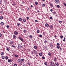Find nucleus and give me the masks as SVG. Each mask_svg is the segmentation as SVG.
Returning a JSON list of instances; mask_svg holds the SVG:
<instances>
[{"label": "nucleus", "mask_w": 66, "mask_h": 66, "mask_svg": "<svg viewBox=\"0 0 66 66\" xmlns=\"http://www.w3.org/2000/svg\"><path fill=\"white\" fill-rule=\"evenodd\" d=\"M49 27L51 30H53V26L52 25H50L49 26Z\"/></svg>", "instance_id": "obj_1"}, {"label": "nucleus", "mask_w": 66, "mask_h": 66, "mask_svg": "<svg viewBox=\"0 0 66 66\" xmlns=\"http://www.w3.org/2000/svg\"><path fill=\"white\" fill-rule=\"evenodd\" d=\"M50 64L51 66H55L54 65H55L54 63H53L51 62H50Z\"/></svg>", "instance_id": "obj_2"}, {"label": "nucleus", "mask_w": 66, "mask_h": 66, "mask_svg": "<svg viewBox=\"0 0 66 66\" xmlns=\"http://www.w3.org/2000/svg\"><path fill=\"white\" fill-rule=\"evenodd\" d=\"M55 2L56 4H59L60 1L59 0H55Z\"/></svg>", "instance_id": "obj_3"}, {"label": "nucleus", "mask_w": 66, "mask_h": 66, "mask_svg": "<svg viewBox=\"0 0 66 66\" xmlns=\"http://www.w3.org/2000/svg\"><path fill=\"white\" fill-rule=\"evenodd\" d=\"M14 34L15 35H18V32H17V30H16L14 31Z\"/></svg>", "instance_id": "obj_4"}, {"label": "nucleus", "mask_w": 66, "mask_h": 66, "mask_svg": "<svg viewBox=\"0 0 66 66\" xmlns=\"http://www.w3.org/2000/svg\"><path fill=\"white\" fill-rule=\"evenodd\" d=\"M22 47V46H21V45H18V49H20L21 47Z\"/></svg>", "instance_id": "obj_5"}, {"label": "nucleus", "mask_w": 66, "mask_h": 66, "mask_svg": "<svg viewBox=\"0 0 66 66\" xmlns=\"http://www.w3.org/2000/svg\"><path fill=\"white\" fill-rule=\"evenodd\" d=\"M8 61L9 63H11V62H13V60L10 59H9L8 60Z\"/></svg>", "instance_id": "obj_6"}, {"label": "nucleus", "mask_w": 66, "mask_h": 66, "mask_svg": "<svg viewBox=\"0 0 66 66\" xmlns=\"http://www.w3.org/2000/svg\"><path fill=\"white\" fill-rule=\"evenodd\" d=\"M17 26L18 27H20L21 26V24H20V23H19L17 24Z\"/></svg>", "instance_id": "obj_7"}, {"label": "nucleus", "mask_w": 66, "mask_h": 66, "mask_svg": "<svg viewBox=\"0 0 66 66\" xmlns=\"http://www.w3.org/2000/svg\"><path fill=\"white\" fill-rule=\"evenodd\" d=\"M55 66H58L59 65V64L57 62H55Z\"/></svg>", "instance_id": "obj_8"}, {"label": "nucleus", "mask_w": 66, "mask_h": 66, "mask_svg": "<svg viewBox=\"0 0 66 66\" xmlns=\"http://www.w3.org/2000/svg\"><path fill=\"white\" fill-rule=\"evenodd\" d=\"M45 25L46 27H49V24L47 23L45 24Z\"/></svg>", "instance_id": "obj_9"}, {"label": "nucleus", "mask_w": 66, "mask_h": 66, "mask_svg": "<svg viewBox=\"0 0 66 66\" xmlns=\"http://www.w3.org/2000/svg\"><path fill=\"white\" fill-rule=\"evenodd\" d=\"M23 22H27V21H26V19H23Z\"/></svg>", "instance_id": "obj_10"}, {"label": "nucleus", "mask_w": 66, "mask_h": 66, "mask_svg": "<svg viewBox=\"0 0 66 66\" xmlns=\"http://www.w3.org/2000/svg\"><path fill=\"white\" fill-rule=\"evenodd\" d=\"M54 61L55 62H56L57 61V58L56 57L54 58Z\"/></svg>", "instance_id": "obj_11"}, {"label": "nucleus", "mask_w": 66, "mask_h": 66, "mask_svg": "<svg viewBox=\"0 0 66 66\" xmlns=\"http://www.w3.org/2000/svg\"><path fill=\"white\" fill-rule=\"evenodd\" d=\"M19 38L20 39V40H21V41H22V42H23V39H22V38H21V37H19Z\"/></svg>", "instance_id": "obj_12"}, {"label": "nucleus", "mask_w": 66, "mask_h": 66, "mask_svg": "<svg viewBox=\"0 0 66 66\" xmlns=\"http://www.w3.org/2000/svg\"><path fill=\"white\" fill-rule=\"evenodd\" d=\"M18 20L20 21H22V18H20L18 19Z\"/></svg>", "instance_id": "obj_13"}, {"label": "nucleus", "mask_w": 66, "mask_h": 66, "mask_svg": "<svg viewBox=\"0 0 66 66\" xmlns=\"http://www.w3.org/2000/svg\"><path fill=\"white\" fill-rule=\"evenodd\" d=\"M13 38H14H14L15 39H16V38H17V37H16V36H15V35H13Z\"/></svg>", "instance_id": "obj_14"}, {"label": "nucleus", "mask_w": 66, "mask_h": 66, "mask_svg": "<svg viewBox=\"0 0 66 66\" xmlns=\"http://www.w3.org/2000/svg\"><path fill=\"white\" fill-rule=\"evenodd\" d=\"M33 52L34 53H35V54H37V51H36L35 50H34Z\"/></svg>", "instance_id": "obj_15"}, {"label": "nucleus", "mask_w": 66, "mask_h": 66, "mask_svg": "<svg viewBox=\"0 0 66 66\" xmlns=\"http://www.w3.org/2000/svg\"><path fill=\"white\" fill-rule=\"evenodd\" d=\"M21 59H19L18 60V62H21Z\"/></svg>", "instance_id": "obj_16"}, {"label": "nucleus", "mask_w": 66, "mask_h": 66, "mask_svg": "<svg viewBox=\"0 0 66 66\" xmlns=\"http://www.w3.org/2000/svg\"><path fill=\"white\" fill-rule=\"evenodd\" d=\"M0 24L1 25H4V23H3V22H1L0 23Z\"/></svg>", "instance_id": "obj_17"}, {"label": "nucleus", "mask_w": 66, "mask_h": 66, "mask_svg": "<svg viewBox=\"0 0 66 66\" xmlns=\"http://www.w3.org/2000/svg\"><path fill=\"white\" fill-rule=\"evenodd\" d=\"M34 48L35 49H37V46H34Z\"/></svg>", "instance_id": "obj_18"}, {"label": "nucleus", "mask_w": 66, "mask_h": 66, "mask_svg": "<svg viewBox=\"0 0 66 66\" xmlns=\"http://www.w3.org/2000/svg\"><path fill=\"white\" fill-rule=\"evenodd\" d=\"M42 6H45V5H46V4H42Z\"/></svg>", "instance_id": "obj_19"}, {"label": "nucleus", "mask_w": 66, "mask_h": 66, "mask_svg": "<svg viewBox=\"0 0 66 66\" xmlns=\"http://www.w3.org/2000/svg\"><path fill=\"white\" fill-rule=\"evenodd\" d=\"M50 46L51 48H53V45H52V44H51L50 45Z\"/></svg>", "instance_id": "obj_20"}, {"label": "nucleus", "mask_w": 66, "mask_h": 66, "mask_svg": "<svg viewBox=\"0 0 66 66\" xmlns=\"http://www.w3.org/2000/svg\"><path fill=\"white\" fill-rule=\"evenodd\" d=\"M29 38H32V37H32V35H30L29 36Z\"/></svg>", "instance_id": "obj_21"}, {"label": "nucleus", "mask_w": 66, "mask_h": 66, "mask_svg": "<svg viewBox=\"0 0 66 66\" xmlns=\"http://www.w3.org/2000/svg\"><path fill=\"white\" fill-rule=\"evenodd\" d=\"M3 17L2 16H0V19H3Z\"/></svg>", "instance_id": "obj_22"}, {"label": "nucleus", "mask_w": 66, "mask_h": 66, "mask_svg": "<svg viewBox=\"0 0 66 66\" xmlns=\"http://www.w3.org/2000/svg\"><path fill=\"white\" fill-rule=\"evenodd\" d=\"M57 49H60V45H57Z\"/></svg>", "instance_id": "obj_23"}, {"label": "nucleus", "mask_w": 66, "mask_h": 66, "mask_svg": "<svg viewBox=\"0 0 66 66\" xmlns=\"http://www.w3.org/2000/svg\"><path fill=\"white\" fill-rule=\"evenodd\" d=\"M48 55H49V56H51V53H50L49 52L48 54Z\"/></svg>", "instance_id": "obj_24"}, {"label": "nucleus", "mask_w": 66, "mask_h": 66, "mask_svg": "<svg viewBox=\"0 0 66 66\" xmlns=\"http://www.w3.org/2000/svg\"><path fill=\"white\" fill-rule=\"evenodd\" d=\"M39 32H40V31L38 29L37 30V32L38 33H39Z\"/></svg>", "instance_id": "obj_25"}, {"label": "nucleus", "mask_w": 66, "mask_h": 66, "mask_svg": "<svg viewBox=\"0 0 66 66\" xmlns=\"http://www.w3.org/2000/svg\"><path fill=\"white\" fill-rule=\"evenodd\" d=\"M44 43L45 44H46L47 43V41L46 40H45L44 41Z\"/></svg>", "instance_id": "obj_26"}, {"label": "nucleus", "mask_w": 66, "mask_h": 66, "mask_svg": "<svg viewBox=\"0 0 66 66\" xmlns=\"http://www.w3.org/2000/svg\"><path fill=\"white\" fill-rule=\"evenodd\" d=\"M39 55H40V56H42V53H39Z\"/></svg>", "instance_id": "obj_27"}, {"label": "nucleus", "mask_w": 66, "mask_h": 66, "mask_svg": "<svg viewBox=\"0 0 66 66\" xmlns=\"http://www.w3.org/2000/svg\"><path fill=\"white\" fill-rule=\"evenodd\" d=\"M30 64L31 63H29V62H28L27 63V64H28V66H30Z\"/></svg>", "instance_id": "obj_28"}, {"label": "nucleus", "mask_w": 66, "mask_h": 66, "mask_svg": "<svg viewBox=\"0 0 66 66\" xmlns=\"http://www.w3.org/2000/svg\"><path fill=\"white\" fill-rule=\"evenodd\" d=\"M60 37L61 39H62L63 38V36L62 35H61L60 36Z\"/></svg>", "instance_id": "obj_29"}, {"label": "nucleus", "mask_w": 66, "mask_h": 66, "mask_svg": "<svg viewBox=\"0 0 66 66\" xmlns=\"http://www.w3.org/2000/svg\"><path fill=\"white\" fill-rule=\"evenodd\" d=\"M23 66H26V65L25 63H23Z\"/></svg>", "instance_id": "obj_30"}, {"label": "nucleus", "mask_w": 66, "mask_h": 66, "mask_svg": "<svg viewBox=\"0 0 66 66\" xmlns=\"http://www.w3.org/2000/svg\"><path fill=\"white\" fill-rule=\"evenodd\" d=\"M5 59L6 60H7L8 59V57H7V56H6L5 57Z\"/></svg>", "instance_id": "obj_31"}, {"label": "nucleus", "mask_w": 66, "mask_h": 66, "mask_svg": "<svg viewBox=\"0 0 66 66\" xmlns=\"http://www.w3.org/2000/svg\"><path fill=\"white\" fill-rule=\"evenodd\" d=\"M63 4H64V6H66V3H65L64 2H63Z\"/></svg>", "instance_id": "obj_32"}, {"label": "nucleus", "mask_w": 66, "mask_h": 66, "mask_svg": "<svg viewBox=\"0 0 66 66\" xmlns=\"http://www.w3.org/2000/svg\"><path fill=\"white\" fill-rule=\"evenodd\" d=\"M6 50H7V51H9L10 50V49H9V48L8 47H7L6 48Z\"/></svg>", "instance_id": "obj_33"}, {"label": "nucleus", "mask_w": 66, "mask_h": 66, "mask_svg": "<svg viewBox=\"0 0 66 66\" xmlns=\"http://www.w3.org/2000/svg\"><path fill=\"white\" fill-rule=\"evenodd\" d=\"M35 4L36 5H37V4H38V3L36 2L35 3Z\"/></svg>", "instance_id": "obj_34"}, {"label": "nucleus", "mask_w": 66, "mask_h": 66, "mask_svg": "<svg viewBox=\"0 0 66 66\" xmlns=\"http://www.w3.org/2000/svg\"><path fill=\"white\" fill-rule=\"evenodd\" d=\"M15 57H18V55H15Z\"/></svg>", "instance_id": "obj_35"}, {"label": "nucleus", "mask_w": 66, "mask_h": 66, "mask_svg": "<svg viewBox=\"0 0 66 66\" xmlns=\"http://www.w3.org/2000/svg\"><path fill=\"white\" fill-rule=\"evenodd\" d=\"M44 64L45 65H47V62H45L44 63Z\"/></svg>", "instance_id": "obj_36"}, {"label": "nucleus", "mask_w": 66, "mask_h": 66, "mask_svg": "<svg viewBox=\"0 0 66 66\" xmlns=\"http://www.w3.org/2000/svg\"><path fill=\"white\" fill-rule=\"evenodd\" d=\"M50 6H51L52 7H53V5L51 3H50Z\"/></svg>", "instance_id": "obj_37"}, {"label": "nucleus", "mask_w": 66, "mask_h": 66, "mask_svg": "<svg viewBox=\"0 0 66 66\" xmlns=\"http://www.w3.org/2000/svg\"><path fill=\"white\" fill-rule=\"evenodd\" d=\"M39 36L40 37H42V35H39Z\"/></svg>", "instance_id": "obj_38"}, {"label": "nucleus", "mask_w": 66, "mask_h": 66, "mask_svg": "<svg viewBox=\"0 0 66 66\" xmlns=\"http://www.w3.org/2000/svg\"><path fill=\"white\" fill-rule=\"evenodd\" d=\"M3 54H4V53H3V52H2V54H1V55H3Z\"/></svg>", "instance_id": "obj_39"}, {"label": "nucleus", "mask_w": 66, "mask_h": 66, "mask_svg": "<svg viewBox=\"0 0 66 66\" xmlns=\"http://www.w3.org/2000/svg\"><path fill=\"white\" fill-rule=\"evenodd\" d=\"M13 41L10 42V44H13Z\"/></svg>", "instance_id": "obj_40"}, {"label": "nucleus", "mask_w": 66, "mask_h": 66, "mask_svg": "<svg viewBox=\"0 0 66 66\" xmlns=\"http://www.w3.org/2000/svg\"><path fill=\"white\" fill-rule=\"evenodd\" d=\"M42 59H45V57H44V56L42 57Z\"/></svg>", "instance_id": "obj_41"}, {"label": "nucleus", "mask_w": 66, "mask_h": 66, "mask_svg": "<svg viewBox=\"0 0 66 66\" xmlns=\"http://www.w3.org/2000/svg\"><path fill=\"white\" fill-rule=\"evenodd\" d=\"M2 4V0H0V4Z\"/></svg>", "instance_id": "obj_42"}, {"label": "nucleus", "mask_w": 66, "mask_h": 66, "mask_svg": "<svg viewBox=\"0 0 66 66\" xmlns=\"http://www.w3.org/2000/svg\"><path fill=\"white\" fill-rule=\"evenodd\" d=\"M57 7L58 8H59V7H60V5H57Z\"/></svg>", "instance_id": "obj_43"}, {"label": "nucleus", "mask_w": 66, "mask_h": 66, "mask_svg": "<svg viewBox=\"0 0 66 66\" xmlns=\"http://www.w3.org/2000/svg\"><path fill=\"white\" fill-rule=\"evenodd\" d=\"M62 21H59V23H62Z\"/></svg>", "instance_id": "obj_44"}, {"label": "nucleus", "mask_w": 66, "mask_h": 66, "mask_svg": "<svg viewBox=\"0 0 66 66\" xmlns=\"http://www.w3.org/2000/svg\"><path fill=\"white\" fill-rule=\"evenodd\" d=\"M50 19H52V17L51 16H50Z\"/></svg>", "instance_id": "obj_45"}, {"label": "nucleus", "mask_w": 66, "mask_h": 66, "mask_svg": "<svg viewBox=\"0 0 66 66\" xmlns=\"http://www.w3.org/2000/svg\"><path fill=\"white\" fill-rule=\"evenodd\" d=\"M26 18H27V20H28L29 19V18L28 17H26Z\"/></svg>", "instance_id": "obj_46"}, {"label": "nucleus", "mask_w": 66, "mask_h": 66, "mask_svg": "<svg viewBox=\"0 0 66 66\" xmlns=\"http://www.w3.org/2000/svg\"><path fill=\"white\" fill-rule=\"evenodd\" d=\"M7 28H10V26H6Z\"/></svg>", "instance_id": "obj_47"}, {"label": "nucleus", "mask_w": 66, "mask_h": 66, "mask_svg": "<svg viewBox=\"0 0 66 66\" xmlns=\"http://www.w3.org/2000/svg\"><path fill=\"white\" fill-rule=\"evenodd\" d=\"M60 44L59 43H57V46H60Z\"/></svg>", "instance_id": "obj_48"}, {"label": "nucleus", "mask_w": 66, "mask_h": 66, "mask_svg": "<svg viewBox=\"0 0 66 66\" xmlns=\"http://www.w3.org/2000/svg\"><path fill=\"white\" fill-rule=\"evenodd\" d=\"M21 60L22 61H24V59H22Z\"/></svg>", "instance_id": "obj_49"}, {"label": "nucleus", "mask_w": 66, "mask_h": 66, "mask_svg": "<svg viewBox=\"0 0 66 66\" xmlns=\"http://www.w3.org/2000/svg\"><path fill=\"white\" fill-rule=\"evenodd\" d=\"M17 65L16 64H14V66H17Z\"/></svg>", "instance_id": "obj_50"}, {"label": "nucleus", "mask_w": 66, "mask_h": 66, "mask_svg": "<svg viewBox=\"0 0 66 66\" xmlns=\"http://www.w3.org/2000/svg\"><path fill=\"white\" fill-rule=\"evenodd\" d=\"M2 59H4V56L2 57Z\"/></svg>", "instance_id": "obj_51"}, {"label": "nucleus", "mask_w": 66, "mask_h": 66, "mask_svg": "<svg viewBox=\"0 0 66 66\" xmlns=\"http://www.w3.org/2000/svg\"><path fill=\"white\" fill-rule=\"evenodd\" d=\"M50 11L51 12H52V11H53V10H52V9H51L50 10Z\"/></svg>", "instance_id": "obj_52"}, {"label": "nucleus", "mask_w": 66, "mask_h": 66, "mask_svg": "<svg viewBox=\"0 0 66 66\" xmlns=\"http://www.w3.org/2000/svg\"><path fill=\"white\" fill-rule=\"evenodd\" d=\"M1 36H2V34L0 33V37H1Z\"/></svg>", "instance_id": "obj_53"}, {"label": "nucleus", "mask_w": 66, "mask_h": 66, "mask_svg": "<svg viewBox=\"0 0 66 66\" xmlns=\"http://www.w3.org/2000/svg\"><path fill=\"white\" fill-rule=\"evenodd\" d=\"M26 30H24L23 31V32H24V33H25V32H26Z\"/></svg>", "instance_id": "obj_54"}, {"label": "nucleus", "mask_w": 66, "mask_h": 66, "mask_svg": "<svg viewBox=\"0 0 66 66\" xmlns=\"http://www.w3.org/2000/svg\"><path fill=\"white\" fill-rule=\"evenodd\" d=\"M43 35H45V32H43Z\"/></svg>", "instance_id": "obj_55"}, {"label": "nucleus", "mask_w": 66, "mask_h": 66, "mask_svg": "<svg viewBox=\"0 0 66 66\" xmlns=\"http://www.w3.org/2000/svg\"><path fill=\"white\" fill-rule=\"evenodd\" d=\"M35 21L36 22H38V21H37V20H35Z\"/></svg>", "instance_id": "obj_56"}, {"label": "nucleus", "mask_w": 66, "mask_h": 66, "mask_svg": "<svg viewBox=\"0 0 66 66\" xmlns=\"http://www.w3.org/2000/svg\"><path fill=\"white\" fill-rule=\"evenodd\" d=\"M33 52H32L31 53L32 54H33Z\"/></svg>", "instance_id": "obj_57"}, {"label": "nucleus", "mask_w": 66, "mask_h": 66, "mask_svg": "<svg viewBox=\"0 0 66 66\" xmlns=\"http://www.w3.org/2000/svg\"><path fill=\"white\" fill-rule=\"evenodd\" d=\"M12 47H15V46H14V45H12Z\"/></svg>", "instance_id": "obj_58"}, {"label": "nucleus", "mask_w": 66, "mask_h": 66, "mask_svg": "<svg viewBox=\"0 0 66 66\" xmlns=\"http://www.w3.org/2000/svg\"><path fill=\"white\" fill-rule=\"evenodd\" d=\"M63 42H65V39H63Z\"/></svg>", "instance_id": "obj_59"}, {"label": "nucleus", "mask_w": 66, "mask_h": 66, "mask_svg": "<svg viewBox=\"0 0 66 66\" xmlns=\"http://www.w3.org/2000/svg\"><path fill=\"white\" fill-rule=\"evenodd\" d=\"M53 13L54 14H56V12H53Z\"/></svg>", "instance_id": "obj_60"}, {"label": "nucleus", "mask_w": 66, "mask_h": 66, "mask_svg": "<svg viewBox=\"0 0 66 66\" xmlns=\"http://www.w3.org/2000/svg\"><path fill=\"white\" fill-rule=\"evenodd\" d=\"M60 50H62V48L61 47L60 48Z\"/></svg>", "instance_id": "obj_61"}, {"label": "nucleus", "mask_w": 66, "mask_h": 66, "mask_svg": "<svg viewBox=\"0 0 66 66\" xmlns=\"http://www.w3.org/2000/svg\"><path fill=\"white\" fill-rule=\"evenodd\" d=\"M37 12H38V13H40V12H39V10H38L37 11Z\"/></svg>", "instance_id": "obj_62"}, {"label": "nucleus", "mask_w": 66, "mask_h": 66, "mask_svg": "<svg viewBox=\"0 0 66 66\" xmlns=\"http://www.w3.org/2000/svg\"><path fill=\"white\" fill-rule=\"evenodd\" d=\"M42 1H43L44 2H45V0H42Z\"/></svg>", "instance_id": "obj_63"}, {"label": "nucleus", "mask_w": 66, "mask_h": 66, "mask_svg": "<svg viewBox=\"0 0 66 66\" xmlns=\"http://www.w3.org/2000/svg\"><path fill=\"white\" fill-rule=\"evenodd\" d=\"M31 7H33V6H32V5H31Z\"/></svg>", "instance_id": "obj_64"}]
</instances>
